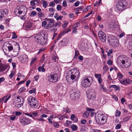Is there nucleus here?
Returning <instances> with one entry per match:
<instances>
[{
    "label": "nucleus",
    "mask_w": 132,
    "mask_h": 132,
    "mask_svg": "<svg viewBox=\"0 0 132 132\" xmlns=\"http://www.w3.org/2000/svg\"><path fill=\"white\" fill-rule=\"evenodd\" d=\"M31 5L32 6H35V5L36 3L35 2V1L34 0L31 1H30V2Z\"/></svg>",
    "instance_id": "obj_57"
},
{
    "label": "nucleus",
    "mask_w": 132,
    "mask_h": 132,
    "mask_svg": "<svg viewBox=\"0 0 132 132\" xmlns=\"http://www.w3.org/2000/svg\"><path fill=\"white\" fill-rule=\"evenodd\" d=\"M16 116H19L22 114V113L20 112H16L15 113Z\"/></svg>",
    "instance_id": "obj_64"
},
{
    "label": "nucleus",
    "mask_w": 132,
    "mask_h": 132,
    "mask_svg": "<svg viewBox=\"0 0 132 132\" xmlns=\"http://www.w3.org/2000/svg\"><path fill=\"white\" fill-rule=\"evenodd\" d=\"M28 56L25 54H23L21 55L20 56V59L21 61L23 62H25L28 60Z\"/></svg>",
    "instance_id": "obj_17"
},
{
    "label": "nucleus",
    "mask_w": 132,
    "mask_h": 132,
    "mask_svg": "<svg viewBox=\"0 0 132 132\" xmlns=\"http://www.w3.org/2000/svg\"><path fill=\"white\" fill-rule=\"evenodd\" d=\"M38 69L39 71L44 72L45 71V69L44 67H41V66H39L38 67Z\"/></svg>",
    "instance_id": "obj_37"
},
{
    "label": "nucleus",
    "mask_w": 132,
    "mask_h": 132,
    "mask_svg": "<svg viewBox=\"0 0 132 132\" xmlns=\"http://www.w3.org/2000/svg\"><path fill=\"white\" fill-rule=\"evenodd\" d=\"M45 20L46 21H47L48 22V23H54V20L51 19L46 18Z\"/></svg>",
    "instance_id": "obj_38"
},
{
    "label": "nucleus",
    "mask_w": 132,
    "mask_h": 132,
    "mask_svg": "<svg viewBox=\"0 0 132 132\" xmlns=\"http://www.w3.org/2000/svg\"><path fill=\"white\" fill-rule=\"evenodd\" d=\"M12 45L9 42H5L3 45V49L5 54L11 57H15L18 55L20 50L19 44L15 42Z\"/></svg>",
    "instance_id": "obj_1"
},
{
    "label": "nucleus",
    "mask_w": 132,
    "mask_h": 132,
    "mask_svg": "<svg viewBox=\"0 0 132 132\" xmlns=\"http://www.w3.org/2000/svg\"><path fill=\"white\" fill-rule=\"evenodd\" d=\"M90 7L91 6H88L87 8L84 9L83 11L84 12H86L88 11L89 9H90Z\"/></svg>",
    "instance_id": "obj_52"
},
{
    "label": "nucleus",
    "mask_w": 132,
    "mask_h": 132,
    "mask_svg": "<svg viewBox=\"0 0 132 132\" xmlns=\"http://www.w3.org/2000/svg\"><path fill=\"white\" fill-rule=\"evenodd\" d=\"M49 5L51 6L54 7L55 5V4L53 2H50Z\"/></svg>",
    "instance_id": "obj_53"
},
{
    "label": "nucleus",
    "mask_w": 132,
    "mask_h": 132,
    "mask_svg": "<svg viewBox=\"0 0 132 132\" xmlns=\"http://www.w3.org/2000/svg\"><path fill=\"white\" fill-rule=\"evenodd\" d=\"M75 77L76 76L74 75H68L66 76V79L67 81H68L71 79L73 80L75 79Z\"/></svg>",
    "instance_id": "obj_21"
},
{
    "label": "nucleus",
    "mask_w": 132,
    "mask_h": 132,
    "mask_svg": "<svg viewBox=\"0 0 132 132\" xmlns=\"http://www.w3.org/2000/svg\"><path fill=\"white\" fill-rule=\"evenodd\" d=\"M47 22L45 21H44L42 22V26L44 27V28L46 29L47 25Z\"/></svg>",
    "instance_id": "obj_32"
},
{
    "label": "nucleus",
    "mask_w": 132,
    "mask_h": 132,
    "mask_svg": "<svg viewBox=\"0 0 132 132\" xmlns=\"http://www.w3.org/2000/svg\"><path fill=\"white\" fill-rule=\"evenodd\" d=\"M104 71L106 72L109 70V68L106 65H105L103 68Z\"/></svg>",
    "instance_id": "obj_47"
},
{
    "label": "nucleus",
    "mask_w": 132,
    "mask_h": 132,
    "mask_svg": "<svg viewBox=\"0 0 132 132\" xmlns=\"http://www.w3.org/2000/svg\"><path fill=\"white\" fill-rule=\"evenodd\" d=\"M58 79L57 75H50L48 77V80L50 82H55Z\"/></svg>",
    "instance_id": "obj_13"
},
{
    "label": "nucleus",
    "mask_w": 132,
    "mask_h": 132,
    "mask_svg": "<svg viewBox=\"0 0 132 132\" xmlns=\"http://www.w3.org/2000/svg\"><path fill=\"white\" fill-rule=\"evenodd\" d=\"M7 95H6L3 97L1 99H0V102L4 101V103H6L7 101L11 97L10 96H9L7 98Z\"/></svg>",
    "instance_id": "obj_24"
},
{
    "label": "nucleus",
    "mask_w": 132,
    "mask_h": 132,
    "mask_svg": "<svg viewBox=\"0 0 132 132\" xmlns=\"http://www.w3.org/2000/svg\"><path fill=\"white\" fill-rule=\"evenodd\" d=\"M12 35V38L13 39H15L17 38V36L16 35V34L15 32H13Z\"/></svg>",
    "instance_id": "obj_50"
},
{
    "label": "nucleus",
    "mask_w": 132,
    "mask_h": 132,
    "mask_svg": "<svg viewBox=\"0 0 132 132\" xmlns=\"http://www.w3.org/2000/svg\"><path fill=\"white\" fill-rule=\"evenodd\" d=\"M63 5L64 7H66L67 6L66 1L64 0L63 3Z\"/></svg>",
    "instance_id": "obj_59"
},
{
    "label": "nucleus",
    "mask_w": 132,
    "mask_h": 132,
    "mask_svg": "<svg viewBox=\"0 0 132 132\" xmlns=\"http://www.w3.org/2000/svg\"><path fill=\"white\" fill-rule=\"evenodd\" d=\"M36 15V13L35 11H34L32 12L30 14V15L31 16H34Z\"/></svg>",
    "instance_id": "obj_51"
},
{
    "label": "nucleus",
    "mask_w": 132,
    "mask_h": 132,
    "mask_svg": "<svg viewBox=\"0 0 132 132\" xmlns=\"http://www.w3.org/2000/svg\"><path fill=\"white\" fill-rule=\"evenodd\" d=\"M37 58L36 57L33 58L31 59V61L30 63L31 65H32V64H34L37 61Z\"/></svg>",
    "instance_id": "obj_30"
},
{
    "label": "nucleus",
    "mask_w": 132,
    "mask_h": 132,
    "mask_svg": "<svg viewBox=\"0 0 132 132\" xmlns=\"http://www.w3.org/2000/svg\"><path fill=\"white\" fill-rule=\"evenodd\" d=\"M63 18V16H59L56 19L57 20H61Z\"/></svg>",
    "instance_id": "obj_56"
},
{
    "label": "nucleus",
    "mask_w": 132,
    "mask_h": 132,
    "mask_svg": "<svg viewBox=\"0 0 132 132\" xmlns=\"http://www.w3.org/2000/svg\"><path fill=\"white\" fill-rule=\"evenodd\" d=\"M24 102V99L21 96H17L15 99L14 104L16 107L19 108L22 106Z\"/></svg>",
    "instance_id": "obj_9"
},
{
    "label": "nucleus",
    "mask_w": 132,
    "mask_h": 132,
    "mask_svg": "<svg viewBox=\"0 0 132 132\" xmlns=\"http://www.w3.org/2000/svg\"><path fill=\"white\" fill-rule=\"evenodd\" d=\"M96 94L95 91L92 90L89 91L88 93L87 97L88 99L90 100H93L95 98Z\"/></svg>",
    "instance_id": "obj_11"
},
{
    "label": "nucleus",
    "mask_w": 132,
    "mask_h": 132,
    "mask_svg": "<svg viewBox=\"0 0 132 132\" xmlns=\"http://www.w3.org/2000/svg\"><path fill=\"white\" fill-rule=\"evenodd\" d=\"M57 30V27L55 26H54L53 28L51 29V30L52 31L55 32Z\"/></svg>",
    "instance_id": "obj_48"
},
{
    "label": "nucleus",
    "mask_w": 132,
    "mask_h": 132,
    "mask_svg": "<svg viewBox=\"0 0 132 132\" xmlns=\"http://www.w3.org/2000/svg\"><path fill=\"white\" fill-rule=\"evenodd\" d=\"M32 115L34 117H36L37 116L38 113L36 112H33L31 113Z\"/></svg>",
    "instance_id": "obj_58"
},
{
    "label": "nucleus",
    "mask_w": 132,
    "mask_h": 132,
    "mask_svg": "<svg viewBox=\"0 0 132 132\" xmlns=\"http://www.w3.org/2000/svg\"><path fill=\"white\" fill-rule=\"evenodd\" d=\"M33 99H35V98L32 96H30L28 97V103L29 104H30V102H32V100Z\"/></svg>",
    "instance_id": "obj_31"
},
{
    "label": "nucleus",
    "mask_w": 132,
    "mask_h": 132,
    "mask_svg": "<svg viewBox=\"0 0 132 132\" xmlns=\"http://www.w3.org/2000/svg\"><path fill=\"white\" fill-rule=\"evenodd\" d=\"M20 121L22 124L23 125L28 124L30 122V121L29 119L26 117L20 118Z\"/></svg>",
    "instance_id": "obj_12"
},
{
    "label": "nucleus",
    "mask_w": 132,
    "mask_h": 132,
    "mask_svg": "<svg viewBox=\"0 0 132 132\" xmlns=\"http://www.w3.org/2000/svg\"><path fill=\"white\" fill-rule=\"evenodd\" d=\"M54 24V23H48L47 24L46 29H49L52 28Z\"/></svg>",
    "instance_id": "obj_36"
},
{
    "label": "nucleus",
    "mask_w": 132,
    "mask_h": 132,
    "mask_svg": "<svg viewBox=\"0 0 132 132\" xmlns=\"http://www.w3.org/2000/svg\"><path fill=\"white\" fill-rule=\"evenodd\" d=\"M42 3L43 6L45 8H46L48 5L47 3L45 1H43Z\"/></svg>",
    "instance_id": "obj_40"
},
{
    "label": "nucleus",
    "mask_w": 132,
    "mask_h": 132,
    "mask_svg": "<svg viewBox=\"0 0 132 132\" xmlns=\"http://www.w3.org/2000/svg\"><path fill=\"white\" fill-rule=\"evenodd\" d=\"M27 9L24 6H17L14 11L15 14L21 15L22 16H25L27 12Z\"/></svg>",
    "instance_id": "obj_5"
},
{
    "label": "nucleus",
    "mask_w": 132,
    "mask_h": 132,
    "mask_svg": "<svg viewBox=\"0 0 132 132\" xmlns=\"http://www.w3.org/2000/svg\"><path fill=\"white\" fill-rule=\"evenodd\" d=\"M127 5V2L125 1L121 0L119 1L116 5L118 10L123 11L126 8Z\"/></svg>",
    "instance_id": "obj_7"
},
{
    "label": "nucleus",
    "mask_w": 132,
    "mask_h": 132,
    "mask_svg": "<svg viewBox=\"0 0 132 132\" xmlns=\"http://www.w3.org/2000/svg\"><path fill=\"white\" fill-rule=\"evenodd\" d=\"M53 124L54 126L56 128H58L59 127V124L57 122H54L53 123Z\"/></svg>",
    "instance_id": "obj_43"
},
{
    "label": "nucleus",
    "mask_w": 132,
    "mask_h": 132,
    "mask_svg": "<svg viewBox=\"0 0 132 132\" xmlns=\"http://www.w3.org/2000/svg\"><path fill=\"white\" fill-rule=\"evenodd\" d=\"M69 74H79V72L78 70L76 69H74L69 71L68 73Z\"/></svg>",
    "instance_id": "obj_18"
},
{
    "label": "nucleus",
    "mask_w": 132,
    "mask_h": 132,
    "mask_svg": "<svg viewBox=\"0 0 132 132\" xmlns=\"http://www.w3.org/2000/svg\"><path fill=\"white\" fill-rule=\"evenodd\" d=\"M70 98L73 100L77 99L80 96V92L76 88H73L70 92Z\"/></svg>",
    "instance_id": "obj_8"
},
{
    "label": "nucleus",
    "mask_w": 132,
    "mask_h": 132,
    "mask_svg": "<svg viewBox=\"0 0 132 132\" xmlns=\"http://www.w3.org/2000/svg\"><path fill=\"white\" fill-rule=\"evenodd\" d=\"M93 81L92 78L89 76H86L84 78L81 83L82 86L84 87H87L90 86Z\"/></svg>",
    "instance_id": "obj_6"
},
{
    "label": "nucleus",
    "mask_w": 132,
    "mask_h": 132,
    "mask_svg": "<svg viewBox=\"0 0 132 132\" xmlns=\"http://www.w3.org/2000/svg\"><path fill=\"white\" fill-rule=\"evenodd\" d=\"M71 127L73 131L77 130H78V127L76 125H72L71 126Z\"/></svg>",
    "instance_id": "obj_34"
},
{
    "label": "nucleus",
    "mask_w": 132,
    "mask_h": 132,
    "mask_svg": "<svg viewBox=\"0 0 132 132\" xmlns=\"http://www.w3.org/2000/svg\"><path fill=\"white\" fill-rule=\"evenodd\" d=\"M95 118L97 123L100 125H103L106 121L107 117L105 114H103L100 112H98L96 114Z\"/></svg>",
    "instance_id": "obj_3"
},
{
    "label": "nucleus",
    "mask_w": 132,
    "mask_h": 132,
    "mask_svg": "<svg viewBox=\"0 0 132 132\" xmlns=\"http://www.w3.org/2000/svg\"><path fill=\"white\" fill-rule=\"evenodd\" d=\"M70 31V29L67 30L60 32V35L59 36V37L61 38L62 36L64 34H65L67 33L69 31Z\"/></svg>",
    "instance_id": "obj_29"
},
{
    "label": "nucleus",
    "mask_w": 132,
    "mask_h": 132,
    "mask_svg": "<svg viewBox=\"0 0 132 132\" xmlns=\"http://www.w3.org/2000/svg\"><path fill=\"white\" fill-rule=\"evenodd\" d=\"M117 62L118 64L123 68L129 67L131 63V60L124 55L119 56L117 59Z\"/></svg>",
    "instance_id": "obj_2"
},
{
    "label": "nucleus",
    "mask_w": 132,
    "mask_h": 132,
    "mask_svg": "<svg viewBox=\"0 0 132 132\" xmlns=\"http://www.w3.org/2000/svg\"><path fill=\"white\" fill-rule=\"evenodd\" d=\"M98 36L100 40L104 42L106 39V37L105 34L101 31H99L98 33Z\"/></svg>",
    "instance_id": "obj_10"
},
{
    "label": "nucleus",
    "mask_w": 132,
    "mask_h": 132,
    "mask_svg": "<svg viewBox=\"0 0 132 132\" xmlns=\"http://www.w3.org/2000/svg\"><path fill=\"white\" fill-rule=\"evenodd\" d=\"M99 88L101 91H102L105 92L107 91V89L104 87V85L103 84H101L99 86Z\"/></svg>",
    "instance_id": "obj_25"
},
{
    "label": "nucleus",
    "mask_w": 132,
    "mask_h": 132,
    "mask_svg": "<svg viewBox=\"0 0 132 132\" xmlns=\"http://www.w3.org/2000/svg\"><path fill=\"white\" fill-rule=\"evenodd\" d=\"M75 56L74 58H76L77 57V56H78V55L79 54V51L78 50H76L75 51Z\"/></svg>",
    "instance_id": "obj_49"
},
{
    "label": "nucleus",
    "mask_w": 132,
    "mask_h": 132,
    "mask_svg": "<svg viewBox=\"0 0 132 132\" xmlns=\"http://www.w3.org/2000/svg\"><path fill=\"white\" fill-rule=\"evenodd\" d=\"M76 117V116L74 114H72L71 116V120H73Z\"/></svg>",
    "instance_id": "obj_62"
},
{
    "label": "nucleus",
    "mask_w": 132,
    "mask_h": 132,
    "mask_svg": "<svg viewBox=\"0 0 132 132\" xmlns=\"http://www.w3.org/2000/svg\"><path fill=\"white\" fill-rule=\"evenodd\" d=\"M89 112L86 111L83 113V116L85 118H87L89 116Z\"/></svg>",
    "instance_id": "obj_35"
},
{
    "label": "nucleus",
    "mask_w": 132,
    "mask_h": 132,
    "mask_svg": "<svg viewBox=\"0 0 132 132\" xmlns=\"http://www.w3.org/2000/svg\"><path fill=\"white\" fill-rule=\"evenodd\" d=\"M112 46L115 47H117L119 45V41L118 39H116L115 41L113 42L112 41H110V44Z\"/></svg>",
    "instance_id": "obj_15"
},
{
    "label": "nucleus",
    "mask_w": 132,
    "mask_h": 132,
    "mask_svg": "<svg viewBox=\"0 0 132 132\" xmlns=\"http://www.w3.org/2000/svg\"><path fill=\"white\" fill-rule=\"evenodd\" d=\"M7 68V66L5 64H2L1 63L0 64V71H2L5 70Z\"/></svg>",
    "instance_id": "obj_26"
},
{
    "label": "nucleus",
    "mask_w": 132,
    "mask_h": 132,
    "mask_svg": "<svg viewBox=\"0 0 132 132\" xmlns=\"http://www.w3.org/2000/svg\"><path fill=\"white\" fill-rule=\"evenodd\" d=\"M37 101L35 99H33L32 100V102H30L29 104L30 106L32 108H36L38 106V103Z\"/></svg>",
    "instance_id": "obj_14"
},
{
    "label": "nucleus",
    "mask_w": 132,
    "mask_h": 132,
    "mask_svg": "<svg viewBox=\"0 0 132 132\" xmlns=\"http://www.w3.org/2000/svg\"><path fill=\"white\" fill-rule=\"evenodd\" d=\"M95 76L97 79L99 83L100 84H101L103 81V80L101 78V75H95Z\"/></svg>",
    "instance_id": "obj_27"
},
{
    "label": "nucleus",
    "mask_w": 132,
    "mask_h": 132,
    "mask_svg": "<svg viewBox=\"0 0 132 132\" xmlns=\"http://www.w3.org/2000/svg\"><path fill=\"white\" fill-rule=\"evenodd\" d=\"M111 87H112L115 88L116 90H118L119 88V87L115 85H112L111 86Z\"/></svg>",
    "instance_id": "obj_39"
},
{
    "label": "nucleus",
    "mask_w": 132,
    "mask_h": 132,
    "mask_svg": "<svg viewBox=\"0 0 132 132\" xmlns=\"http://www.w3.org/2000/svg\"><path fill=\"white\" fill-rule=\"evenodd\" d=\"M53 118V116H51L48 118V119L49 121H51L52 120Z\"/></svg>",
    "instance_id": "obj_60"
},
{
    "label": "nucleus",
    "mask_w": 132,
    "mask_h": 132,
    "mask_svg": "<svg viewBox=\"0 0 132 132\" xmlns=\"http://www.w3.org/2000/svg\"><path fill=\"white\" fill-rule=\"evenodd\" d=\"M119 81L121 84L125 85L129 84L130 82V80L129 79H126L123 80H119Z\"/></svg>",
    "instance_id": "obj_20"
},
{
    "label": "nucleus",
    "mask_w": 132,
    "mask_h": 132,
    "mask_svg": "<svg viewBox=\"0 0 132 132\" xmlns=\"http://www.w3.org/2000/svg\"><path fill=\"white\" fill-rule=\"evenodd\" d=\"M43 33L42 32L34 35V37L36 41L38 44L41 45H44L46 43L47 39L43 37Z\"/></svg>",
    "instance_id": "obj_4"
},
{
    "label": "nucleus",
    "mask_w": 132,
    "mask_h": 132,
    "mask_svg": "<svg viewBox=\"0 0 132 132\" xmlns=\"http://www.w3.org/2000/svg\"><path fill=\"white\" fill-rule=\"evenodd\" d=\"M61 24V22L60 21H58L55 23V26L59 27Z\"/></svg>",
    "instance_id": "obj_45"
},
{
    "label": "nucleus",
    "mask_w": 132,
    "mask_h": 132,
    "mask_svg": "<svg viewBox=\"0 0 132 132\" xmlns=\"http://www.w3.org/2000/svg\"><path fill=\"white\" fill-rule=\"evenodd\" d=\"M24 114L28 116H29L30 117H31L32 118H34L33 117L31 113H25Z\"/></svg>",
    "instance_id": "obj_61"
},
{
    "label": "nucleus",
    "mask_w": 132,
    "mask_h": 132,
    "mask_svg": "<svg viewBox=\"0 0 132 132\" xmlns=\"http://www.w3.org/2000/svg\"><path fill=\"white\" fill-rule=\"evenodd\" d=\"M113 52V51L112 49L109 50L108 52L106 51L107 53V55L109 59H111L112 57V56L111 55L112 54Z\"/></svg>",
    "instance_id": "obj_28"
},
{
    "label": "nucleus",
    "mask_w": 132,
    "mask_h": 132,
    "mask_svg": "<svg viewBox=\"0 0 132 132\" xmlns=\"http://www.w3.org/2000/svg\"><path fill=\"white\" fill-rule=\"evenodd\" d=\"M32 25V23L30 21H28L24 27L25 29L26 30H29L31 28Z\"/></svg>",
    "instance_id": "obj_16"
},
{
    "label": "nucleus",
    "mask_w": 132,
    "mask_h": 132,
    "mask_svg": "<svg viewBox=\"0 0 132 132\" xmlns=\"http://www.w3.org/2000/svg\"><path fill=\"white\" fill-rule=\"evenodd\" d=\"M112 62L111 60H109L107 62V63L109 65H111L112 63Z\"/></svg>",
    "instance_id": "obj_55"
},
{
    "label": "nucleus",
    "mask_w": 132,
    "mask_h": 132,
    "mask_svg": "<svg viewBox=\"0 0 132 132\" xmlns=\"http://www.w3.org/2000/svg\"><path fill=\"white\" fill-rule=\"evenodd\" d=\"M62 6L61 5H58L57 6L56 9L57 10L60 11L62 10Z\"/></svg>",
    "instance_id": "obj_44"
},
{
    "label": "nucleus",
    "mask_w": 132,
    "mask_h": 132,
    "mask_svg": "<svg viewBox=\"0 0 132 132\" xmlns=\"http://www.w3.org/2000/svg\"><path fill=\"white\" fill-rule=\"evenodd\" d=\"M38 16L40 17H44V14L41 12H39L38 13Z\"/></svg>",
    "instance_id": "obj_42"
},
{
    "label": "nucleus",
    "mask_w": 132,
    "mask_h": 132,
    "mask_svg": "<svg viewBox=\"0 0 132 132\" xmlns=\"http://www.w3.org/2000/svg\"><path fill=\"white\" fill-rule=\"evenodd\" d=\"M108 37L109 38V41L110 44V41H112L113 42L116 40V39H117L116 37L111 35H109Z\"/></svg>",
    "instance_id": "obj_23"
},
{
    "label": "nucleus",
    "mask_w": 132,
    "mask_h": 132,
    "mask_svg": "<svg viewBox=\"0 0 132 132\" xmlns=\"http://www.w3.org/2000/svg\"><path fill=\"white\" fill-rule=\"evenodd\" d=\"M52 60L56 62L57 61V59H58V57H57L56 55H54L52 56Z\"/></svg>",
    "instance_id": "obj_33"
},
{
    "label": "nucleus",
    "mask_w": 132,
    "mask_h": 132,
    "mask_svg": "<svg viewBox=\"0 0 132 132\" xmlns=\"http://www.w3.org/2000/svg\"><path fill=\"white\" fill-rule=\"evenodd\" d=\"M130 116H126L124 118V121H127L130 119Z\"/></svg>",
    "instance_id": "obj_41"
},
{
    "label": "nucleus",
    "mask_w": 132,
    "mask_h": 132,
    "mask_svg": "<svg viewBox=\"0 0 132 132\" xmlns=\"http://www.w3.org/2000/svg\"><path fill=\"white\" fill-rule=\"evenodd\" d=\"M121 114V112L119 110H117L116 111L115 116H119Z\"/></svg>",
    "instance_id": "obj_46"
},
{
    "label": "nucleus",
    "mask_w": 132,
    "mask_h": 132,
    "mask_svg": "<svg viewBox=\"0 0 132 132\" xmlns=\"http://www.w3.org/2000/svg\"><path fill=\"white\" fill-rule=\"evenodd\" d=\"M0 13H2V17H4L8 13V10L6 9H3L0 10Z\"/></svg>",
    "instance_id": "obj_19"
},
{
    "label": "nucleus",
    "mask_w": 132,
    "mask_h": 132,
    "mask_svg": "<svg viewBox=\"0 0 132 132\" xmlns=\"http://www.w3.org/2000/svg\"><path fill=\"white\" fill-rule=\"evenodd\" d=\"M116 26V25L114 22H111L109 26V28L110 30H114Z\"/></svg>",
    "instance_id": "obj_22"
},
{
    "label": "nucleus",
    "mask_w": 132,
    "mask_h": 132,
    "mask_svg": "<svg viewBox=\"0 0 132 132\" xmlns=\"http://www.w3.org/2000/svg\"><path fill=\"white\" fill-rule=\"evenodd\" d=\"M36 91V89L34 88L32 90H30L29 91V93L30 94L32 93H35Z\"/></svg>",
    "instance_id": "obj_54"
},
{
    "label": "nucleus",
    "mask_w": 132,
    "mask_h": 132,
    "mask_svg": "<svg viewBox=\"0 0 132 132\" xmlns=\"http://www.w3.org/2000/svg\"><path fill=\"white\" fill-rule=\"evenodd\" d=\"M49 11L50 12H54L55 11L54 9L52 7L49 9Z\"/></svg>",
    "instance_id": "obj_63"
}]
</instances>
